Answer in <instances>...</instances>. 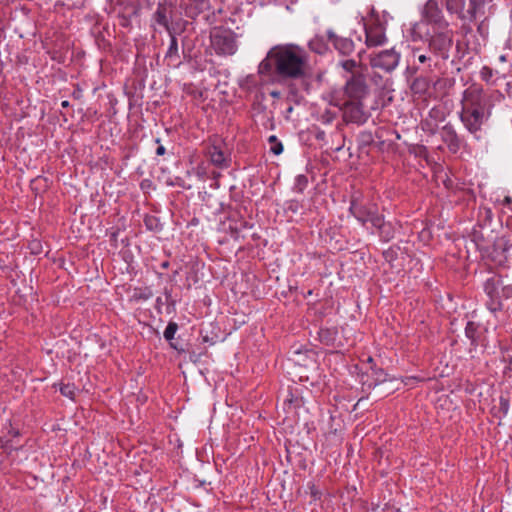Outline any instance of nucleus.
<instances>
[{
  "mask_svg": "<svg viewBox=\"0 0 512 512\" xmlns=\"http://www.w3.org/2000/svg\"><path fill=\"white\" fill-rule=\"evenodd\" d=\"M309 72L308 54L298 45L273 46L258 65V73H274L282 79H302Z\"/></svg>",
  "mask_w": 512,
  "mask_h": 512,
  "instance_id": "1",
  "label": "nucleus"
},
{
  "mask_svg": "<svg viewBox=\"0 0 512 512\" xmlns=\"http://www.w3.org/2000/svg\"><path fill=\"white\" fill-rule=\"evenodd\" d=\"M460 104V120L464 127L472 134L481 131L492 110L483 89L477 85L469 86L463 91Z\"/></svg>",
  "mask_w": 512,
  "mask_h": 512,
  "instance_id": "2",
  "label": "nucleus"
},
{
  "mask_svg": "<svg viewBox=\"0 0 512 512\" xmlns=\"http://www.w3.org/2000/svg\"><path fill=\"white\" fill-rule=\"evenodd\" d=\"M211 47L217 55L230 56L236 53L238 49L237 36L230 30L222 27H216L210 34Z\"/></svg>",
  "mask_w": 512,
  "mask_h": 512,
  "instance_id": "3",
  "label": "nucleus"
},
{
  "mask_svg": "<svg viewBox=\"0 0 512 512\" xmlns=\"http://www.w3.org/2000/svg\"><path fill=\"white\" fill-rule=\"evenodd\" d=\"M453 43V31L448 28L432 29L428 45L430 50L440 58H449V51Z\"/></svg>",
  "mask_w": 512,
  "mask_h": 512,
  "instance_id": "4",
  "label": "nucleus"
},
{
  "mask_svg": "<svg viewBox=\"0 0 512 512\" xmlns=\"http://www.w3.org/2000/svg\"><path fill=\"white\" fill-rule=\"evenodd\" d=\"M446 9L450 13L457 16L464 22L471 23L481 13V4L476 0H471L468 8H465L464 0H445Z\"/></svg>",
  "mask_w": 512,
  "mask_h": 512,
  "instance_id": "5",
  "label": "nucleus"
},
{
  "mask_svg": "<svg viewBox=\"0 0 512 512\" xmlns=\"http://www.w3.org/2000/svg\"><path fill=\"white\" fill-rule=\"evenodd\" d=\"M365 44L368 48L383 46L387 43L386 27L378 18H371L364 24Z\"/></svg>",
  "mask_w": 512,
  "mask_h": 512,
  "instance_id": "6",
  "label": "nucleus"
},
{
  "mask_svg": "<svg viewBox=\"0 0 512 512\" xmlns=\"http://www.w3.org/2000/svg\"><path fill=\"white\" fill-rule=\"evenodd\" d=\"M503 284V277L497 274H493L488 277L484 283V291L489 297L487 302V308L492 312L496 313L502 310V303L500 301V292Z\"/></svg>",
  "mask_w": 512,
  "mask_h": 512,
  "instance_id": "7",
  "label": "nucleus"
},
{
  "mask_svg": "<svg viewBox=\"0 0 512 512\" xmlns=\"http://www.w3.org/2000/svg\"><path fill=\"white\" fill-rule=\"evenodd\" d=\"M401 54L394 48L370 56V66L385 72L394 71L399 65Z\"/></svg>",
  "mask_w": 512,
  "mask_h": 512,
  "instance_id": "8",
  "label": "nucleus"
},
{
  "mask_svg": "<svg viewBox=\"0 0 512 512\" xmlns=\"http://www.w3.org/2000/svg\"><path fill=\"white\" fill-rule=\"evenodd\" d=\"M421 20L432 26V29L448 28L449 23L445 20L441 8L436 0H428L421 11Z\"/></svg>",
  "mask_w": 512,
  "mask_h": 512,
  "instance_id": "9",
  "label": "nucleus"
},
{
  "mask_svg": "<svg viewBox=\"0 0 512 512\" xmlns=\"http://www.w3.org/2000/svg\"><path fill=\"white\" fill-rule=\"evenodd\" d=\"M344 92L347 100H363L369 94V89L366 84L365 76L363 73H356L346 80Z\"/></svg>",
  "mask_w": 512,
  "mask_h": 512,
  "instance_id": "10",
  "label": "nucleus"
},
{
  "mask_svg": "<svg viewBox=\"0 0 512 512\" xmlns=\"http://www.w3.org/2000/svg\"><path fill=\"white\" fill-rule=\"evenodd\" d=\"M363 100H346L343 104V117L347 122L364 123L367 115L364 111Z\"/></svg>",
  "mask_w": 512,
  "mask_h": 512,
  "instance_id": "11",
  "label": "nucleus"
},
{
  "mask_svg": "<svg viewBox=\"0 0 512 512\" xmlns=\"http://www.w3.org/2000/svg\"><path fill=\"white\" fill-rule=\"evenodd\" d=\"M352 215L362 224L371 223L373 226V218H379L381 215L377 213L374 206H365L352 202L350 206Z\"/></svg>",
  "mask_w": 512,
  "mask_h": 512,
  "instance_id": "12",
  "label": "nucleus"
},
{
  "mask_svg": "<svg viewBox=\"0 0 512 512\" xmlns=\"http://www.w3.org/2000/svg\"><path fill=\"white\" fill-rule=\"evenodd\" d=\"M327 37L333 47L342 55H349L354 51V42L346 37H340L332 30L327 31Z\"/></svg>",
  "mask_w": 512,
  "mask_h": 512,
  "instance_id": "13",
  "label": "nucleus"
},
{
  "mask_svg": "<svg viewBox=\"0 0 512 512\" xmlns=\"http://www.w3.org/2000/svg\"><path fill=\"white\" fill-rule=\"evenodd\" d=\"M373 227L378 229L379 235L385 241H389L395 235V228L391 223L385 222L383 216L373 218Z\"/></svg>",
  "mask_w": 512,
  "mask_h": 512,
  "instance_id": "14",
  "label": "nucleus"
},
{
  "mask_svg": "<svg viewBox=\"0 0 512 512\" xmlns=\"http://www.w3.org/2000/svg\"><path fill=\"white\" fill-rule=\"evenodd\" d=\"M210 161L218 167L227 166V159L224 151L217 145H212L208 149Z\"/></svg>",
  "mask_w": 512,
  "mask_h": 512,
  "instance_id": "15",
  "label": "nucleus"
},
{
  "mask_svg": "<svg viewBox=\"0 0 512 512\" xmlns=\"http://www.w3.org/2000/svg\"><path fill=\"white\" fill-rule=\"evenodd\" d=\"M239 85L246 91H254L258 87L257 77L254 74L247 75L239 80Z\"/></svg>",
  "mask_w": 512,
  "mask_h": 512,
  "instance_id": "16",
  "label": "nucleus"
},
{
  "mask_svg": "<svg viewBox=\"0 0 512 512\" xmlns=\"http://www.w3.org/2000/svg\"><path fill=\"white\" fill-rule=\"evenodd\" d=\"M339 66H341L345 72L350 73L351 76L356 73H362L360 70V64L353 59L340 61Z\"/></svg>",
  "mask_w": 512,
  "mask_h": 512,
  "instance_id": "17",
  "label": "nucleus"
},
{
  "mask_svg": "<svg viewBox=\"0 0 512 512\" xmlns=\"http://www.w3.org/2000/svg\"><path fill=\"white\" fill-rule=\"evenodd\" d=\"M154 18L158 25L168 28L169 20L165 7L159 5L156 12L154 13Z\"/></svg>",
  "mask_w": 512,
  "mask_h": 512,
  "instance_id": "18",
  "label": "nucleus"
},
{
  "mask_svg": "<svg viewBox=\"0 0 512 512\" xmlns=\"http://www.w3.org/2000/svg\"><path fill=\"white\" fill-rule=\"evenodd\" d=\"M165 58L169 61H173L178 58V43L175 36L171 35L170 44L166 52Z\"/></svg>",
  "mask_w": 512,
  "mask_h": 512,
  "instance_id": "19",
  "label": "nucleus"
},
{
  "mask_svg": "<svg viewBox=\"0 0 512 512\" xmlns=\"http://www.w3.org/2000/svg\"><path fill=\"white\" fill-rule=\"evenodd\" d=\"M308 186L307 176L300 174L295 177L293 190L298 193H302Z\"/></svg>",
  "mask_w": 512,
  "mask_h": 512,
  "instance_id": "20",
  "label": "nucleus"
},
{
  "mask_svg": "<svg viewBox=\"0 0 512 512\" xmlns=\"http://www.w3.org/2000/svg\"><path fill=\"white\" fill-rule=\"evenodd\" d=\"M412 56L417 58L418 62L421 64H426L429 68H431L432 64V58L427 56L424 53H420V49L414 48L412 50Z\"/></svg>",
  "mask_w": 512,
  "mask_h": 512,
  "instance_id": "21",
  "label": "nucleus"
},
{
  "mask_svg": "<svg viewBox=\"0 0 512 512\" xmlns=\"http://www.w3.org/2000/svg\"><path fill=\"white\" fill-rule=\"evenodd\" d=\"M75 392H76V388H75L74 384L67 383V384L60 385V393L69 399H74Z\"/></svg>",
  "mask_w": 512,
  "mask_h": 512,
  "instance_id": "22",
  "label": "nucleus"
},
{
  "mask_svg": "<svg viewBox=\"0 0 512 512\" xmlns=\"http://www.w3.org/2000/svg\"><path fill=\"white\" fill-rule=\"evenodd\" d=\"M178 330V325L175 322H169L164 330V338L167 341H171Z\"/></svg>",
  "mask_w": 512,
  "mask_h": 512,
  "instance_id": "23",
  "label": "nucleus"
},
{
  "mask_svg": "<svg viewBox=\"0 0 512 512\" xmlns=\"http://www.w3.org/2000/svg\"><path fill=\"white\" fill-rule=\"evenodd\" d=\"M512 297V285L511 284H505L503 282L500 292V301L502 302V299H509Z\"/></svg>",
  "mask_w": 512,
  "mask_h": 512,
  "instance_id": "24",
  "label": "nucleus"
},
{
  "mask_svg": "<svg viewBox=\"0 0 512 512\" xmlns=\"http://www.w3.org/2000/svg\"><path fill=\"white\" fill-rule=\"evenodd\" d=\"M476 325L473 322H468L465 328L466 336L472 341L475 340Z\"/></svg>",
  "mask_w": 512,
  "mask_h": 512,
  "instance_id": "25",
  "label": "nucleus"
},
{
  "mask_svg": "<svg viewBox=\"0 0 512 512\" xmlns=\"http://www.w3.org/2000/svg\"><path fill=\"white\" fill-rule=\"evenodd\" d=\"M480 76L483 80L489 81L493 76V70L488 66H484L480 71Z\"/></svg>",
  "mask_w": 512,
  "mask_h": 512,
  "instance_id": "26",
  "label": "nucleus"
},
{
  "mask_svg": "<svg viewBox=\"0 0 512 512\" xmlns=\"http://www.w3.org/2000/svg\"><path fill=\"white\" fill-rule=\"evenodd\" d=\"M335 119V114L331 111H325L322 115H321V122L324 123V124H329L331 123L333 120Z\"/></svg>",
  "mask_w": 512,
  "mask_h": 512,
  "instance_id": "27",
  "label": "nucleus"
},
{
  "mask_svg": "<svg viewBox=\"0 0 512 512\" xmlns=\"http://www.w3.org/2000/svg\"><path fill=\"white\" fill-rule=\"evenodd\" d=\"M270 151L274 155H279L283 152V145L280 141H277L276 143H272L270 147Z\"/></svg>",
  "mask_w": 512,
  "mask_h": 512,
  "instance_id": "28",
  "label": "nucleus"
},
{
  "mask_svg": "<svg viewBox=\"0 0 512 512\" xmlns=\"http://www.w3.org/2000/svg\"><path fill=\"white\" fill-rule=\"evenodd\" d=\"M165 152H166V150H165V147H164L163 145H159V146L157 147V149H156V154H157L158 156H162V155H164V154H165Z\"/></svg>",
  "mask_w": 512,
  "mask_h": 512,
  "instance_id": "29",
  "label": "nucleus"
},
{
  "mask_svg": "<svg viewBox=\"0 0 512 512\" xmlns=\"http://www.w3.org/2000/svg\"><path fill=\"white\" fill-rule=\"evenodd\" d=\"M493 95L495 96L496 100L500 101V100L504 99V95L502 93H500L499 91H495Z\"/></svg>",
  "mask_w": 512,
  "mask_h": 512,
  "instance_id": "30",
  "label": "nucleus"
},
{
  "mask_svg": "<svg viewBox=\"0 0 512 512\" xmlns=\"http://www.w3.org/2000/svg\"><path fill=\"white\" fill-rule=\"evenodd\" d=\"M376 374H377V376H378V377H377V381H382V380H383V379H382V376L384 375L383 370L379 369V370L376 372Z\"/></svg>",
  "mask_w": 512,
  "mask_h": 512,
  "instance_id": "31",
  "label": "nucleus"
},
{
  "mask_svg": "<svg viewBox=\"0 0 512 512\" xmlns=\"http://www.w3.org/2000/svg\"><path fill=\"white\" fill-rule=\"evenodd\" d=\"M268 140L271 144L279 141L275 135H271Z\"/></svg>",
  "mask_w": 512,
  "mask_h": 512,
  "instance_id": "32",
  "label": "nucleus"
},
{
  "mask_svg": "<svg viewBox=\"0 0 512 512\" xmlns=\"http://www.w3.org/2000/svg\"><path fill=\"white\" fill-rule=\"evenodd\" d=\"M498 59H499V61L501 63L507 62V56L506 55H500Z\"/></svg>",
  "mask_w": 512,
  "mask_h": 512,
  "instance_id": "33",
  "label": "nucleus"
},
{
  "mask_svg": "<svg viewBox=\"0 0 512 512\" xmlns=\"http://www.w3.org/2000/svg\"><path fill=\"white\" fill-rule=\"evenodd\" d=\"M61 106H62V107H64V108H66V107H68V106H69V102H68L67 100H65V101H63V102L61 103Z\"/></svg>",
  "mask_w": 512,
  "mask_h": 512,
  "instance_id": "34",
  "label": "nucleus"
},
{
  "mask_svg": "<svg viewBox=\"0 0 512 512\" xmlns=\"http://www.w3.org/2000/svg\"><path fill=\"white\" fill-rule=\"evenodd\" d=\"M323 137H324V132H323V131H322V132H319V133L317 134V139H322Z\"/></svg>",
  "mask_w": 512,
  "mask_h": 512,
  "instance_id": "35",
  "label": "nucleus"
},
{
  "mask_svg": "<svg viewBox=\"0 0 512 512\" xmlns=\"http://www.w3.org/2000/svg\"><path fill=\"white\" fill-rule=\"evenodd\" d=\"M363 54H364V51H360V52L358 53L359 58H362V55H363Z\"/></svg>",
  "mask_w": 512,
  "mask_h": 512,
  "instance_id": "36",
  "label": "nucleus"
},
{
  "mask_svg": "<svg viewBox=\"0 0 512 512\" xmlns=\"http://www.w3.org/2000/svg\"><path fill=\"white\" fill-rule=\"evenodd\" d=\"M271 95H272L273 97H277V96H278V93H276V92H272V93H271Z\"/></svg>",
  "mask_w": 512,
  "mask_h": 512,
  "instance_id": "37",
  "label": "nucleus"
},
{
  "mask_svg": "<svg viewBox=\"0 0 512 512\" xmlns=\"http://www.w3.org/2000/svg\"><path fill=\"white\" fill-rule=\"evenodd\" d=\"M341 148H342V146H338V147H336V149H335V150H336V151H339Z\"/></svg>",
  "mask_w": 512,
  "mask_h": 512,
  "instance_id": "38",
  "label": "nucleus"
},
{
  "mask_svg": "<svg viewBox=\"0 0 512 512\" xmlns=\"http://www.w3.org/2000/svg\"><path fill=\"white\" fill-rule=\"evenodd\" d=\"M372 361H373L372 357H368V362H372Z\"/></svg>",
  "mask_w": 512,
  "mask_h": 512,
  "instance_id": "39",
  "label": "nucleus"
}]
</instances>
